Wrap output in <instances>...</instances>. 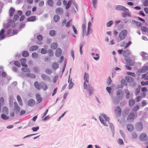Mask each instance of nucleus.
<instances>
[{
	"instance_id": "obj_1",
	"label": "nucleus",
	"mask_w": 148,
	"mask_h": 148,
	"mask_svg": "<svg viewBox=\"0 0 148 148\" xmlns=\"http://www.w3.org/2000/svg\"><path fill=\"white\" fill-rule=\"evenodd\" d=\"M99 118L101 122L105 126H107L108 124L110 125L111 129L114 128V125L112 123L109 122V118L108 117L104 114H102L99 116Z\"/></svg>"
},
{
	"instance_id": "obj_2",
	"label": "nucleus",
	"mask_w": 148,
	"mask_h": 148,
	"mask_svg": "<svg viewBox=\"0 0 148 148\" xmlns=\"http://www.w3.org/2000/svg\"><path fill=\"white\" fill-rule=\"evenodd\" d=\"M137 116V115L135 114L134 112H130L127 116V121L129 123L133 122Z\"/></svg>"
},
{
	"instance_id": "obj_3",
	"label": "nucleus",
	"mask_w": 148,
	"mask_h": 148,
	"mask_svg": "<svg viewBox=\"0 0 148 148\" xmlns=\"http://www.w3.org/2000/svg\"><path fill=\"white\" fill-rule=\"evenodd\" d=\"M127 34V30L124 29L122 30L119 34V38L120 40H123L126 37Z\"/></svg>"
},
{
	"instance_id": "obj_4",
	"label": "nucleus",
	"mask_w": 148,
	"mask_h": 148,
	"mask_svg": "<svg viewBox=\"0 0 148 148\" xmlns=\"http://www.w3.org/2000/svg\"><path fill=\"white\" fill-rule=\"evenodd\" d=\"M84 89H86L87 87V85L86 83H88L89 82V75L88 73H85L84 77Z\"/></svg>"
},
{
	"instance_id": "obj_5",
	"label": "nucleus",
	"mask_w": 148,
	"mask_h": 148,
	"mask_svg": "<svg viewBox=\"0 0 148 148\" xmlns=\"http://www.w3.org/2000/svg\"><path fill=\"white\" fill-rule=\"evenodd\" d=\"M116 94L119 99H122L124 95V92L122 90L119 89L116 91Z\"/></svg>"
},
{
	"instance_id": "obj_6",
	"label": "nucleus",
	"mask_w": 148,
	"mask_h": 148,
	"mask_svg": "<svg viewBox=\"0 0 148 148\" xmlns=\"http://www.w3.org/2000/svg\"><path fill=\"white\" fill-rule=\"evenodd\" d=\"M116 10L119 11H123L125 12H129V10L122 5H118L116 7Z\"/></svg>"
},
{
	"instance_id": "obj_7",
	"label": "nucleus",
	"mask_w": 148,
	"mask_h": 148,
	"mask_svg": "<svg viewBox=\"0 0 148 148\" xmlns=\"http://www.w3.org/2000/svg\"><path fill=\"white\" fill-rule=\"evenodd\" d=\"M82 28L83 32V35L87 36L89 35L90 33H88V29H87V32L86 31V24L84 23L82 25Z\"/></svg>"
},
{
	"instance_id": "obj_8",
	"label": "nucleus",
	"mask_w": 148,
	"mask_h": 148,
	"mask_svg": "<svg viewBox=\"0 0 148 148\" xmlns=\"http://www.w3.org/2000/svg\"><path fill=\"white\" fill-rule=\"evenodd\" d=\"M114 112L116 115L119 117L120 116L121 114V110L119 106H117L114 110Z\"/></svg>"
},
{
	"instance_id": "obj_9",
	"label": "nucleus",
	"mask_w": 148,
	"mask_h": 148,
	"mask_svg": "<svg viewBox=\"0 0 148 148\" xmlns=\"http://www.w3.org/2000/svg\"><path fill=\"white\" fill-rule=\"evenodd\" d=\"M140 139L142 141H146L148 140V137L145 133H142L140 136Z\"/></svg>"
},
{
	"instance_id": "obj_10",
	"label": "nucleus",
	"mask_w": 148,
	"mask_h": 148,
	"mask_svg": "<svg viewBox=\"0 0 148 148\" xmlns=\"http://www.w3.org/2000/svg\"><path fill=\"white\" fill-rule=\"evenodd\" d=\"M136 127L137 130L138 131H141L143 128L142 123L141 122L138 123L136 125Z\"/></svg>"
},
{
	"instance_id": "obj_11",
	"label": "nucleus",
	"mask_w": 148,
	"mask_h": 148,
	"mask_svg": "<svg viewBox=\"0 0 148 148\" xmlns=\"http://www.w3.org/2000/svg\"><path fill=\"white\" fill-rule=\"evenodd\" d=\"M126 128L127 130L129 132L133 131L134 129V127L133 125L128 124L127 125Z\"/></svg>"
},
{
	"instance_id": "obj_12",
	"label": "nucleus",
	"mask_w": 148,
	"mask_h": 148,
	"mask_svg": "<svg viewBox=\"0 0 148 148\" xmlns=\"http://www.w3.org/2000/svg\"><path fill=\"white\" fill-rule=\"evenodd\" d=\"M62 53V51L61 49L58 48L56 50L55 55L57 57H59L61 55Z\"/></svg>"
},
{
	"instance_id": "obj_13",
	"label": "nucleus",
	"mask_w": 148,
	"mask_h": 148,
	"mask_svg": "<svg viewBox=\"0 0 148 148\" xmlns=\"http://www.w3.org/2000/svg\"><path fill=\"white\" fill-rule=\"evenodd\" d=\"M36 99L38 103H40L42 100V99L39 93L36 94Z\"/></svg>"
},
{
	"instance_id": "obj_14",
	"label": "nucleus",
	"mask_w": 148,
	"mask_h": 148,
	"mask_svg": "<svg viewBox=\"0 0 148 148\" xmlns=\"http://www.w3.org/2000/svg\"><path fill=\"white\" fill-rule=\"evenodd\" d=\"M26 59L25 58H23L20 60L21 64L23 66L27 67V65L26 63Z\"/></svg>"
},
{
	"instance_id": "obj_15",
	"label": "nucleus",
	"mask_w": 148,
	"mask_h": 148,
	"mask_svg": "<svg viewBox=\"0 0 148 148\" xmlns=\"http://www.w3.org/2000/svg\"><path fill=\"white\" fill-rule=\"evenodd\" d=\"M35 104V101L32 99H29L28 101V106L32 107L34 106Z\"/></svg>"
},
{
	"instance_id": "obj_16",
	"label": "nucleus",
	"mask_w": 148,
	"mask_h": 148,
	"mask_svg": "<svg viewBox=\"0 0 148 148\" xmlns=\"http://www.w3.org/2000/svg\"><path fill=\"white\" fill-rule=\"evenodd\" d=\"M87 88L89 92V93L90 95H92L93 93V89L92 87L90 85L87 86Z\"/></svg>"
},
{
	"instance_id": "obj_17",
	"label": "nucleus",
	"mask_w": 148,
	"mask_h": 148,
	"mask_svg": "<svg viewBox=\"0 0 148 148\" xmlns=\"http://www.w3.org/2000/svg\"><path fill=\"white\" fill-rule=\"evenodd\" d=\"M5 31L3 29H2L0 31V40L4 39L5 37V35L3 34Z\"/></svg>"
},
{
	"instance_id": "obj_18",
	"label": "nucleus",
	"mask_w": 148,
	"mask_h": 148,
	"mask_svg": "<svg viewBox=\"0 0 148 148\" xmlns=\"http://www.w3.org/2000/svg\"><path fill=\"white\" fill-rule=\"evenodd\" d=\"M148 70V66H143L140 70V72L141 73H144Z\"/></svg>"
},
{
	"instance_id": "obj_19",
	"label": "nucleus",
	"mask_w": 148,
	"mask_h": 148,
	"mask_svg": "<svg viewBox=\"0 0 148 148\" xmlns=\"http://www.w3.org/2000/svg\"><path fill=\"white\" fill-rule=\"evenodd\" d=\"M41 77L43 80H50V77L45 74H42L41 75Z\"/></svg>"
},
{
	"instance_id": "obj_20",
	"label": "nucleus",
	"mask_w": 148,
	"mask_h": 148,
	"mask_svg": "<svg viewBox=\"0 0 148 148\" xmlns=\"http://www.w3.org/2000/svg\"><path fill=\"white\" fill-rule=\"evenodd\" d=\"M36 17L35 16H31L27 19V21H34L36 20Z\"/></svg>"
},
{
	"instance_id": "obj_21",
	"label": "nucleus",
	"mask_w": 148,
	"mask_h": 148,
	"mask_svg": "<svg viewBox=\"0 0 148 148\" xmlns=\"http://www.w3.org/2000/svg\"><path fill=\"white\" fill-rule=\"evenodd\" d=\"M17 99L19 104L21 106H22L23 105L21 97L19 95H17Z\"/></svg>"
},
{
	"instance_id": "obj_22",
	"label": "nucleus",
	"mask_w": 148,
	"mask_h": 148,
	"mask_svg": "<svg viewBox=\"0 0 148 148\" xmlns=\"http://www.w3.org/2000/svg\"><path fill=\"white\" fill-rule=\"evenodd\" d=\"M68 82V83H69V89H70L72 87H73L74 85V84L72 82L71 79L70 80L69 76V77Z\"/></svg>"
},
{
	"instance_id": "obj_23",
	"label": "nucleus",
	"mask_w": 148,
	"mask_h": 148,
	"mask_svg": "<svg viewBox=\"0 0 148 148\" xmlns=\"http://www.w3.org/2000/svg\"><path fill=\"white\" fill-rule=\"evenodd\" d=\"M141 55L143 57L144 60L148 59V55L146 53L143 52L141 53Z\"/></svg>"
},
{
	"instance_id": "obj_24",
	"label": "nucleus",
	"mask_w": 148,
	"mask_h": 148,
	"mask_svg": "<svg viewBox=\"0 0 148 148\" xmlns=\"http://www.w3.org/2000/svg\"><path fill=\"white\" fill-rule=\"evenodd\" d=\"M56 12L58 14H61L63 12L62 9L61 8H58L56 10Z\"/></svg>"
},
{
	"instance_id": "obj_25",
	"label": "nucleus",
	"mask_w": 148,
	"mask_h": 148,
	"mask_svg": "<svg viewBox=\"0 0 148 148\" xmlns=\"http://www.w3.org/2000/svg\"><path fill=\"white\" fill-rule=\"evenodd\" d=\"M34 85L36 88L38 90L41 89V86L40 84L37 82H36L34 83Z\"/></svg>"
},
{
	"instance_id": "obj_26",
	"label": "nucleus",
	"mask_w": 148,
	"mask_h": 148,
	"mask_svg": "<svg viewBox=\"0 0 148 148\" xmlns=\"http://www.w3.org/2000/svg\"><path fill=\"white\" fill-rule=\"evenodd\" d=\"M15 10L13 8H11L9 11V14L10 16H12L13 15Z\"/></svg>"
},
{
	"instance_id": "obj_27",
	"label": "nucleus",
	"mask_w": 148,
	"mask_h": 148,
	"mask_svg": "<svg viewBox=\"0 0 148 148\" xmlns=\"http://www.w3.org/2000/svg\"><path fill=\"white\" fill-rule=\"evenodd\" d=\"M92 24L91 22L89 21L88 23V33H91L92 32L91 30V27Z\"/></svg>"
},
{
	"instance_id": "obj_28",
	"label": "nucleus",
	"mask_w": 148,
	"mask_h": 148,
	"mask_svg": "<svg viewBox=\"0 0 148 148\" xmlns=\"http://www.w3.org/2000/svg\"><path fill=\"white\" fill-rule=\"evenodd\" d=\"M58 47V44L56 42L53 43L51 45V48L53 49H56Z\"/></svg>"
},
{
	"instance_id": "obj_29",
	"label": "nucleus",
	"mask_w": 148,
	"mask_h": 148,
	"mask_svg": "<svg viewBox=\"0 0 148 148\" xmlns=\"http://www.w3.org/2000/svg\"><path fill=\"white\" fill-rule=\"evenodd\" d=\"M141 79H144L145 80H148V72H147L146 73L143 74L142 75Z\"/></svg>"
},
{
	"instance_id": "obj_30",
	"label": "nucleus",
	"mask_w": 148,
	"mask_h": 148,
	"mask_svg": "<svg viewBox=\"0 0 148 148\" xmlns=\"http://www.w3.org/2000/svg\"><path fill=\"white\" fill-rule=\"evenodd\" d=\"M141 79H144L145 80H148V72H147L146 73L143 74L142 75Z\"/></svg>"
},
{
	"instance_id": "obj_31",
	"label": "nucleus",
	"mask_w": 148,
	"mask_h": 148,
	"mask_svg": "<svg viewBox=\"0 0 148 148\" xmlns=\"http://www.w3.org/2000/svg\"><path fill=\"white\" fill-rule=\"evenodd\" d=\"M38 48V47L36 45H34L31 47L29 49L31 51H34L37 50Z\"/></svg>"
},
{
	"instance_id": "obj_32",
	"label": "nucleus",
	"mask_w": 148,
	"mask_h": 148,
	"mask_svg": "<svg viewBox=\"0 0 148 148\" xmlns=\"http://www.w3.org/2000/svg\"><path fill=\"white\" fill-rule=\"evenodd\" d=\"M41 85L42 88L44 90H46L48 89V87L44 83H41Z\"/></svg>"
},
{
	"instance_id": "obj_33",
	"label": "nucleus",
	"mask_w": 148,
	"mask_h": 148,
	"mask_svg": "<svg viewBox=\"0 0 148 148\" xmlns=\"http://www.w3.org/2000/svg\"><path fill=\"white\" fill-rule=\"evenodd\" d=\"M135 103V101L134 99H130L129 101V104L130 107H132Z\"/></svg>"
},
{
	"instance_id": "obj_34",
	"label": "nucleus",
	"mask_w": 148,
	"mask_h": 148,
	"mask_svg": "<svg viewBox=\"0 0 148 148\" xmlns=\"http://www.w3.org/2000/svg\"><path fill=\"white\" fill-rule=\"evenodd\" d=\"M147 88L146 87H144L142 88L141 91L144 92L143 95V97H144L146 95V93L145 92L147 91Z\"/></svg>"
},
{
	"instance_id": "obj_35",
	"label": "nucleus",
	"mask_w": 148,
	"mask_h": 148,
	"mask_svg": "<svg viewBox=\"0 0 148 148\" xmlns=\"http://www.w3.org/2000/svg\"><path fill=\"white\" fill-rule=\"evenodd\" d=\"M126 62L127 64L130 66H132L134 64V63L132 62L131 59L127 60Z\"/></svg>"
},
{
	"instance_id": "obj_36",
	"label": "nucleus",
	"mask_w": 148,
	"mask_h": 148,
	"mask_svg": "<svg viewBox=\"0 0 148 148\" xmlns=\"http://www.w3.org/2000/svg\"><path fill=\"white\" fill-rule=\"evenodd\" d=\"M26 76L30 78H34L36 77L35 75L32 73H30V74H27L26 75Z\"/></svg>"
},
{
	"instance_id": "obj_37",
	"label": "nucleus",
	"mask_w": 148,
	"mask_h": 148,
	"mask_svg": "<svg viewBox=\"0 0 148 148\" xmlns=\"http://www.w3.org/2000/svg\"><path fill=\"white\" fill-rule=\"evenodd\" d=\"M21 71L25 72H29L30 71L29 69L27 68V67L26 66L22 68Z\"/></svg>"
},
{
	"instance_id": "obj_38",
	"label": "nucleus",
	"mask_w": 148,
	"mask_h": 148,
	"mask_svg": "<svg viewBox=\"0 0 148 148\" xmlns=\"http://www.w3.org/2000/svg\"><path fill=\"white\" fill-rule=\"evenodd\" d=\"M130 54V52L128 49H126L123 51V55L125 56H126L127 55H129Z\"/></svg>"
},
{
	"instance_id": "obj_39",
	"label": "nucleus",
	"mask_w": 148,
	"mask_h": 148,
	"mask_svg": "<svg viewBox=\"0 0 148 148\" xmlns=\"http://www.w3.org/2000/svg\"><path fill=\"white\" fill-rule=\"evenodd\" d=\"M29 53L26 51H23L22 53V56L24 57H27L29 56Z\"/></svg>"
},
{
	"instance_id": "obj_40",
	"label": "nucleus",
	"mask_w": 148,
	"mask_h": 148,
	"mask_svg": "<svg viewBox=\"0 0 148 148\" xmlns=\"http://www.w3.org/2000/svg\"><path fill=\"white\" fill-rule=\"evenodd\" d=\"M14 110H16L17 111H19L20 110V108L18 106V104L16 102H14Z\"/></svg>"
},
{
	"instance_id": "obj_41",
	"label": "nucleus",
	"mask_w": 148,
	"mask_h": 148,
	"mask_svg": "<svg viewBox=\"0 0 148 148\" xmlns=\"http://www.w3.org/2000/svg\"><path fill=\"white\" fill-rule=\"evenodd\" d=\"M58 67V64L57 63H54L53 64L52 66L53 69H55Z\"/></svg>"
},
{
	"instance_id": "obj_42",
	"label": "nucleus",
	"mask_w": 148,
	"mask_h": 148,
	"mask_svg": "<svg viewBox=\"0 0 148 148\" xmlns=\"http://www.w3.org/2000/svg\"><path fill=\"white\" fill-rule=\"evenodd\" d=\"M125 92L126 94V98L127 99H129L130 96V92L127 89H126L125 90Z\"/></svg>"
},
{
	"instance_id": "obj_43",
	"label": "nucleus",
	"mask_w": 148,
	"mask_h": 148,
	"mask_svg": "<svg viewBox=\"0 0 148 148\" xmlns=\"http://www.w3.org/2000/svg\"><path fill=\"white\" fill-rule=\"evenodd\" d=\"M132 22L135 23L136 25L138 27H140L142 25V23L140 22L137 21L135 20H133Z\"/></svg>"
},
{
	"instance_id": "obj_44",
	"label": "nucleus",
	"mask_w": 148,
	"mask_h": 148,
	"mask_svg": "<svg viewBox=\"0 0 148 148\" xmlns=\"http://www.w3.org/2000/svg\"><path fill=\"white\" fill-rule=\"evenodd\" d=\"M60 19L59 16L58 15H56L54 17V20L56 22H58Z\"/></svg>"
},
{
	"instance_id": "obj_45",
	"label": "nucleus",
	"mask_w": 148,
	"mask_h": 148,
	"mask_svg": "<svg viewBox=\"0 0 148 148\" xmlns=\"http://www.w3.org/2000/svg\"><path fill=\"white\" fill-rule=\"evenodd\" d=\"M122 16L123 17H125L126 16H130V14L128 13L123 12L122 14Z\"/></svg>"
},
{
	"instance_id": "obj_46",
	"label": "nucleus",
	"mask_w": 148,
	"mask_h": 148,
	"mask_svg": "<svg viewBox=\"0 0 148 148\" xmlns=\"http://www.w3.org/2000/svg\"><path fill=\"white\" fill-rule=\"evenodd\" d=\"M49 55L50 56H52L53 55V51L51 49H49L48 51Z\"/></svg>"
},
{
	"instance_id": "obj_47",
	"label": "nucleus",
	"mask_w": 148,
	"mask_h": 148,
	"mask_svg": "<svg viewBox=\"0 0 148 148\" xmlns=\"http://www.w3.org/2000/svg\"><path fill=\"white\" fill-rule=\"evenodd\" d=\"M139 109V107L138 105L136 106L132 109V110L134 112H136Z\"/></svg>"
},
{
	"instance_id": "obj_48",
	"label": "nucleus",
	"mask_w": 148,
	"mask_h": 148,
	"mask_svg": "<svg viewBox=\"0 0 148 148\" xmlns=\"http://www.w3.org/2000/svg\"><path fill=\"white\" fill-rule=\"evenodd\" d=\"M84 45L83 43H81L79 45V51L81 54H82L83 53L82 50V48Z\"/></svg>"
},
{
	"instance_id": "obj_49",
	"label": "nucleus",
	"mask_w": 148,
	"mask_h": 148,
	"mask_svg": "<svg viewBox=\"0 0 148 148\" xmlns=\"http://www.w3.org/2000/svg\"><path fill=\"white\" fill-rule=\"evenodd\" d=\"M1 118L4 120H8L9 118L6 115L4 114H2L1 115Z\"/></svg>"
},
{
	"instance_id": "obj_50",
	"label": "nucleus",
	"mask_w": 148,
	"mask_h": 148,
	"mask_svg": "<svg viewBox=\"0 0 148 148\" xmlns=\"http://www.w3.org/2000/svg\"><path fill=\"white\" fill-rule=\"evenodd\" d=\"M112 81L110 78V77L109 76L108 78V79L107 80V83L108 86L111 85Z\"/></svg>"
},
{
	"instance_id": "obj_51",
	"label": "nucleus",
	"mask_w": 148,
	"mask_h": 148,
	"mask_svg": "<svg viewBox=\"0 0 148 148\" xmlns=\"http://www.w3.org/2000/svg\"><path fill=\"white\" fill-rule=\"evenodd\" d=\"M141 84L142 86H145L148 85V81L146 82L142 81L141 82Z\"/></svg>"
},
{
	"instance_id": "obj_52",
	"label": "nucleus",
	"mask_w": 148,
	"mask_h": 148,
	"mask_svg": "<svg viewBox=\"0 0 148 148\" xmlns=\"http://www.w3.org/2000/svg\"><path fill=\"white\" fill-rule=\"evenodd\" d=\"M71 1H69L66 5H65L66 6V9H69L71 5Z\"/></svg>"
},
{
	"instance_id": "obj_53",
	"label": "nucleus",
	"mask_w": 148,
	"mask_h": 148,
	"mask_svg": "<svg viewBox=\"0 0 148 148\" xmlns=\"http://www.w3.org/2000/svg\"><path fill=\"white\" fill-rule=\"evenodd\" d=\"M19 18V17L18 15L17 14H15L14 16L13 21L14 22L16 21L17 19H18Z\"/></svg>"
},
{
	"instance_id": "obj_54",
	"label": "nucleus",
	"mask_w": 148,
	"mask_h": 148,
	"mask_svg": "<svg viewBox=\"0 0 148 148\" xmlns=\"http://www.w3.org/2000/svg\"><path fill=\"white\" fill-rule=\"evenodd\" d=\"M127 74L128 75H131L133 77H135L136 76L135 73H134L128 72H127Z\"/></svg>"
},
{
	"instance_id": "obj_55",
	"label": "nucleus",
	"mask_w": 148,
	"mask_h": 148,
	"mask_svg": "<svg viewBox=\"0 0 148 148\" xmlns=\"http://www.w3.org/2000/svg\"><path fill=\"white\" fill-rule=\"evenodd\" d=\"M45 71L46 73L48 74H50L52 72L51 70L48 69H46Z\"/></svg>"
},
{
	"instance_id": "obj_56",
	"label": "nucleus",
	"mask_w": 148,
	"mask_h": 148,
	"mask_svg": "<svg viewBox=\"0 0 148 148\" xmlns=\"http://www.w3.org/2000/svg\"><path fill=\"white\" fill-rule=\"evenodd\" d=\"M56 32L55 30H52L50 31L49 34L50 36H53L55 35Z\"/></svg>"
},
{
	"instance_id": "obj_57",
	"label": "nucleus",
	"mask_w": 148,
	"mask_h": 148,
	"mask_svg": "<svg viewBox=\"0 0 148 148\" xmlns=\"http://www.w3.org/2000/svg\"><path fill=\"white\" fill-rule=\"evenodd\" d=\"M113 24V21H110L107 23V26L108 27H109L111 26Z\"/></svg>"
},
{
	"instance_id": "obj_58",
	"label": "nucleus",
	"mask_w": 148,
	"mask_h": 148,
	"mask_svg": "<svg viewBox=\"0 0 148 148\" xmlns=\"http://www.w3.org/2000/svg\"><path fill=\"white\" fill-rule=\"evenodd\" d=\"M47 3L48 4L51 6H52L53 4V1H47Z\"/></svg>"
},
{
	"instance_id": "obj_59",
	"label": "nucleus",
	"mask_w": 148,
	"mask_h": 148,
	"mask_svg": "<svg viewBox=\"0 0 148 148\" xmlns=\"http://www.w3.org/2000/svg\"><path fill=\"white\" fill-rule=\"evenodd\" d=\"M58 75H56L54 77L53 79V82L54 83H55L56 82V81L58 79Z\"/></svg>"
},
{
	"instance_id": "obj_60",
	"label": "nucleus",
	"mask_w": 148,
	"mask_h": 148,
	"mask_svg": "<svg viewBox=\"0 0 148 148\" xmlns=\"http://www.w3.org/2000/svg\"><path fill=\"white\" fill-rule=\"evenodd\" d=\"M132 44V42H131L129 41L125 45V47H124V49H126L129 46L131 45Z\"/></svg>"
},
{
	"instance_id": "obj_61",
	"label": "nucleus",
	"mask_w": 148,
	"mask_h": 148,
	"mask_svg": "<svg viewBox=\"0 0 148 148\" xmlns=\"http://www.w3.org/2000/svg\"><path fill=\"white\" fill-rule=\"evenodd\" d=\"M14 64L15 66L18 67H20V64L18 61H15L14 62Z\"/></svg>"
},
{
	"instance_id": "obj_62",
	"label": "nucleus",
	"mask_w": 148,
	"mask_h": 148,
	"mask_svg": "<svg viewBox=\"0 0 148 148\" xmlns=\"http://www.w3.org/2000/svg\"><path fill=\"white\" fill-rule=\"evenodd\" d=\"M118 143L121 145H123L124 143L123 140L121 138H119L118 140Z\"/></svg>"
},
{
	"instance_id": "obj_63",
	"label": "nucleus",
	"mask_w": 148,
	"mask_h": 148,
	"mask_svg": "<svg viewBox=\"0 0 148 148\" xmlns=\"http://www.w3.org/2000/svg\"><path fill=\"white\" fill-rule=\"evenodd\" d=\"M132 138H133L135 139L137 138V134L135 132L133 133L132 134Z\"/></svg>"
},
{
	"instance_id": "obj_64",
	"label": "nucleus",
	"mask_w": 148,
	"mask_h": 148,
	"mask_svg": "<svg viewBox=\"0 0 148 148\" xmlns=\"http://www.w3.org/2000/svg\"><path fill=\"white\" fill-rule=\"evenodd\" d=\"M141 30L144 32L147 31V29L145 26H142L141 27Z\"/></svg>"
}]
</instances>
